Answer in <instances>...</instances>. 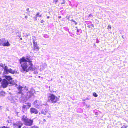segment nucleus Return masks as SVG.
Listing matches in <instances>:
<instances>
[{
  "instance_id": "603ef678",
  "label": "nucleus",
  "mask_w": 128,
  "mask_h": 128,
  "mask_svg": "<svg viewBox=\"0 0 128 128\" xmlns=\"http://www.w3.org/2000/svg\"><path fill=\"white\" fill-rule=\"evenodd\" d=\"M87 99H88V98H86Z\"/></svg>"
},
{
  "instance_id": "412c9836",
  "label": "nucleus",
  "mask_w": 128,
  "mask_h": 128,
  "mask_svg": "<svg viewBox=\"0 0 128 128\" xmlns=\"http://www.w3.org/2000/svg\"><path fill=\"white\" fill-rule=\"evenodd\" d=\"M58 1V0H53V3L56 4H57Z\"/></svg>"
},
{
  "instance_id": "2f4dec72",
  "label": "nucleus",
  "mask_w": 128,
  "mask_h": 128,
  "mask_svg": "<svg viewBox=\"0 0 128 128\" xmlns=\"http://www.w3.org/2000/svg\"><path fill=\"white\" fill-rule=\"evenodd\" d=\"M0 128H8L7 127L5 126H3L2 127H0Z\"/></svg>"
},
{
  "instance_id": "a18cd8bd",
  "label": "nucleus",
  "mask_w": 128,
  "mask_h": 128,
  "mask_svg": "<svg viewBox=\"0 0 128 128\" xmlns=\"http://www.w3.org/2000/svg\"><path fill=\"white\" fill-rule=\"evenodd\" d=\"M22 38H20V40H22Z\"/></svg>"
},
{
  "instance_id": "de8ad7c7",
  "label": "nucleus",
  "mask_w": 128,
  "mask_h": 128,
  "mask_svg": "<svg viewBox=\"0 0 128 128\" xmlns=\"http://www.w3.org/2000/svg\"><path fill=\"white\" fill-rule=\"evenodd\" d=\"M38 77H39V78H40V76H38Z\"/></svg>"
},
{
  "instance_id": "c756f323",
  "label": "nucleus",
  "mask_w": 128,
  "mask_h": 128,
  "mask_svg": "<svg viewBox=\"0 0 128 128\" xmlns=\"http://www.w3.org/2000/svg\"><path fill=\"white\" fill-rule=\"evenodd\" d=\"M28 106L30 107L31 106V104L30 103H28Z\"/></svg>"
},
{
  "instance_id": "72a5a7b5",
  "label": "nucleus",
  "mask_w": 128,
  "mask_h": 128,
  "mask_svg": "<svg viewBox=\"0 0 128 128\" xmlns=\"http://www.w3.org/2000/svg\"><path fill=\"white\" fill-rule=\"evenodd\" d=\"M26 11H27L28 12H30L29 11V8H28L26 9Z\"/></svg>"
},
{
  "instance_id": "7ed1b4c3",
  "label": "nucleus",
  "mask_w": 128,
  "mask_h": 128,
  "mask_svg": "<svg viewBox=\"0 0 128 128\" xmlns=\"http://www.w3.org/2000/svg\"><path fill=\"white\" fill-rule=\"evenodd\" d=\"M5 64L3 65L2 63H1L0 64V66L3 68L4 70V74H8V73H10L12 74H14L15 72L17 73L16 70H13L11 68H8L7 66H5Z\"/></svg>"
},
{
  "instance_id": "f3484780",
  "label": "nucleus",
  "mask_w": 128,
  "mask_h": 128,
  "mask_svg": "<svg viewBox=\"0 0 128 128\" xmlns=\"http://www.w3.org/2000/svg\"><path fill=\"white\" fill-rule=\"evenodd\" d=\"M77 29V34L78 35H80V33H79V32H80V30L82 31L81 29H78L77 28V27L76 28Z\"/></svg>"
},
{
  "instance_id": "4be33fe9",
  "label": "nucleus",
  "mask_w": 128,
  "mask_h": 128,
  "mask_svg": "<svg viewBox=\"0 0 128 128\" xmlns=\"http://www.w3.org/2000/svg\"><path fill=\"white\" fill-rule=\"evenodd\" d=\"M27 106L26 105H23L22 108L23 109H25Z\"/></svg>"
},
{
  "instance_id": "cd10ccee",
  "label": "nucleus",
  "mask_w": 128,
  "mask_h": 128,
  "mask_svg": "<svg viewBox=\"0 0 128 128\" xmlns=\"http://www.w3.org/2000/svg\"><path fill=\"white\" fill-rule=\"evenodd\" d=\"M62 0V2H61V4H64L65 2H66V1H65V0Z\"/></svg>"
},
{
  "instance_id": "20e7f679",
  "label": "nucleus",
  "mask_w": 128,
  "mask_h": 128,
  "mask_svg": "<svg viewBox=\"0 0 128 128\" xmlns=\"http://www.w3.org/2000/svg\"><path fill=\"white\" fill-rule=\"evenodd\" d=\"M21 120L23 122L25 125L26 126H31L33 124V120H32L29 119L26 116L23 115L21 118Z\"/></svg>"
},
{
  "instance_id": "423d86ee",
  "label": "nucleus",
  "mask_w": 128,
  "mask_h": 128,
  "mask_svg": "<svg viewBox=\"0 0 128 128\" xmlns=\"http://www.w3.org/2000/svg\"><path fill=\"white\" fill-rule=\"evenodd\" d=\"M33 105L36 108L38 109L42 108L44 106H46L47 105V102H45L42 104V101L40 100H35L33 103Z\"/></svg>"
},
{
  "instance_id": "ddd939ff",
  "label": "nucleus",
  "mask_w": 128,
  "mask_h": 128,
  "mask_svg": "<svg viewBox=\"0 0 128 128\" xmlns=\"http://www.w3.org/2000/svg\"><path fill=\"white\" fill-rule=\"evenodd\" d=\"M8 99L12 103L16 102L17 101L16 99L14 97L11 96Z\"/></svg>"
},
{
  "instance_id": "58836bf2",
  "label": "nucleus",
  "mask_w": 128,
  "mask_h": 128,
  "mask_svg": "<svg viewBox=\"0 0 128 128\" xmlns=\"http://www.w3.org/2000/svg\"><path fill=\"white\" fill-rule=\"evenodd\" d=\"M61 18V16H58V18Z\"/></svg>"
},
{
  "instance_id": "3c124183",
  "label": "nucleus",
  "mask_w": 128,
  "mask_h": 128,
  "mask_svg": "<svg viewBox=\"0 0 128 128\" xmlns=\"http://www.w3.org/2000/svg\"><path fill=\"white\" fill-rule=\"evenodd\" d=\"M27 36H28V35H27Z\"/></svg>"
},
{
  "instance_id": "dca6fc26",
  "label": "nucleus",
  "mask_w": 128,
  "mask_h": 128,
  "mask_svg": "<svg viewBox=\"0 0 128 128\" xmlns=\"http://www.w3.org/2000/svg\"><path fill=\"white\" fill-rule=\"evenodd\" d=\"M5 93L4 92L2 91L0 92V95L3 96L5 95Z\"/></svg>"
},
{
  "instance_id": "a19ab883",
  "label": "nucleus",
  "mask_w": 128,
  "mask_h": 128,
  "mask_svg": "<svg viewBox=\"0 0 128 128\" xmlns=\"http://www.w3.org/2000/svg\"><path fill=\"white\" fill-rule=\"evenodd\" d=\"M34 73L36 74H38V72H35Z\"/></svg>"
},
{
  "instance_id": "f257e3e1",
  "label": "nucleus",
  "mask_w": 128,
  "mask_h": 128,
  "mask_svg": "<svg viewBox=\"0 0 128 128\" xmlns=\"http://www.w3.org/2000/svg\"><path fill=\"white\" fill-rule=\"evenodd\" d=\"M26 59L24 57H23L20 60V63L21 67L20 70L22 73L26 72L29 71H33L35 70L32 63V61L28 58H27Z\"/></svg>"
},
{
  "instance_id": "f8f14e48",
  "label": "nucleus",
  "mask_w": 128,
  "mask_h": 128,
  "mask_svg": "<svg viewBox=\"0 0 128 128\" xmlns=\"http://www.w3.org/2000/svg\"><path fill=\"white\" fill-rule=\"evenodd\" d=\"M30 112L31 114H36L38 113V110L34 108H31L30 109Z\"/></svg>"
},
{
  "instance_id": "4c0bfd02",
  "label": "nucleus",
  "mask_w": 128,
  "mask_h": 128,
  "mask_svg": "<svg viewBox=\"0 0 128 128\" xmlns=\"http://www.w3.org/2000/svg\"><path fill=\"white\" fill-rule=\"evenodd\" d=\"M92 16V15L91 14H90L88 16V18H89L90 17V16Z\"/></svg>"
},
{
  "instance_id": "39448f33",
  "label": "nucleus",
  "mask_w": 128,
  "mask_h": 128,
  "mask_svg": "<svg viewBox=\"0 0 128 128\" xmlns=\"http://www.w3.org/2000/svg\"><path fill=\"white\" fill-rule=\"evenodd\" d=\"M48 102L52 103H56L59 100V99L53 94L49 93L48 94Z\"/></svg>"
},
{
  "instance_id": "0eeeda50",
  "label": "nucleus",
  "mask_w": 128,
  "mask_h": 128,
  "mask_svg": "<svg viewBox=\"0 0 128 128\" xmlns=\"http://www.w3.org/2000/svg\"><path fill=\"white\" fill-rule=\"evenodd\" d=\"M25 92L24 95L26 98L28 100L34 96V90L33 88H32L30 91Z\"/></svg>"
},
{
  "instance_id": "a211bd4d",
  "label": "nucleus",
  "mask_w": 128,
  "mask_h": 128,
  "mask_svg": "<svg viewBox=\"0 0 128 128\" xmlns=\"http://www.w3.org/2000/svg\"><path fill=\"white\" fill-rule=\"evenodd\" d=\"M88 27L89 28H92V27H94V25L92 24H88Z\"/></svg>"
},
{
  "instance_id": "4468645a",
  "label": "nucleus",
  "mask_w": 128,
  "mask_h": 128,
  "mask_svg": "<svg viewBox=\"0 0 128 128\" xmlns=\"http://www.w3.org/2000/svg\"><path fill=\"white\" fill-rule=\"evenodd\" d=\"M4 77L5 78L4 79H6L8 81L10 82V80H12V77L10 76L5 75L4 76Z\"/></svg>"
},
{
  "instance_id": "5701e85b",
  "label": "nucleus",
  "mask_w": 128,
  "mask_h": 128,
  "mask_svg": "<svg viewBox=\"0 0 128 128\" xmlns=\"http://www.w3.org/2000/svg\"><path fill=\"white\" fill-rule=\"evenodd\" d=\"M71 21L72 22H74L75 25H76L77 24V23L74 20L72 19L71 20Z\"/></svg>"
},
{
  "instance_id": "79ce46f5",
  "label": "nucleus",
  "mask_w": 128,
  "mask_h": 128,
  "mask_svg": "<svg viewBox=\"0 0 128 128\" xmlns=\"http://www.w3.org/2000/svg\"><path fill=\"white\" fill-rule=\"evenodd\" d=\"M86 24H89V22H86Z\"/></svg>"
},
{
  "instance_id": "1a4fd4ad",
  "label": "nucleus",
  "mask_w": 128,
  "mask_h": 128,
  "mask_svg": "<svg viewBox=\"0 0 128 128\" xmlns=\"http://www.w3.org/2000/svg\"><path fill=\"white\" fill-rule=\"evenodd\" d=\"M10 83V82L7 80L6 79H3L1 83V86L3 88H6L8 86Z\"/></svg>"
},
{
  "instance_id": "a878e982",
  "label": "nucleus",
  "mask_w": 128,
  "mask_h": 128,
  "mask_svg": "<svg viewBox=\"0 0 128 128\" xmlns=\"http://www.w3.org/2000/svg\"><path fill=\"white\" fill-rule=\"evenodd\" d=\"M36 39V38L35 36H33L32 38L33 39V42L34 43V42H35V40Z\"/></svg>"
},
{
  "instance_id": "8fccbe9b",
  "label": "nucleus",
  "mask_w": 128,
  "mask_h": 128,
  "mask_svg": "<svg viewBox=\"0 0 128 128\" xmlns=\"http://www.w3.org/2000/svg\"><path fill=\"white\" fill-rule=\"evenodd\" d=\"M94 46H95V44H94Z\"/></svg>"
},
{
  "instance_id": "f03ea898",
  "label": "nucleus",
  "mask_w": 128,
  "mask_h": 128,
  "mask_svg": "<svg viewBox=\"0 0 128 128\" xmlns=\"http://www.w3.org/2000/svg\"><path fill=\"white\" fill-rule=\"evenodd\" d=\"M17 88L18 90V93L22 94L20 98V102L23 103L26 102L28 99L25 96L24 94L25 92H26L28 90V89L26 86L24 87L19 86L17 87Z\"/></svg>"
},
{
  "instance_id": "e433bc0d",
  "label": "nucleus",
  "mask_w": 128,
  "mask_h": 128,
  "mask_svg": "<svg viewBox=\"0 0 128 128\" xmlns=\"http://www.w3.org/2000/svg\"><path fill=\"white\" fill-rule=\"evenodd\" d=\"M3 80L2 79V78H0V82H2V80Z\"/></svg>"
},
{
  "instance_id": "9d476101",
  "label": "nucleus",
  "mask_w": 128,
  "mask_h": 128,
  "mask_svg": "<svg viewBox=\"0 0 128 128\" xmlns=\"http://www.w3.org/2000/svg\"><path fill=\"white\" fill-rule=\"evenodd\" d=\"M13 125L15 127L21 128L22 126L23 125V124L20 121H19L18 122L14 123Z\"/></svg>"
},
{
  "instance_id": "c85d7f7f",
  "label": "nucleus",
  "mask_w": 128,
  "mask_h": 128,
  "mask_svg": "<svg viewBox=\"0 0 128 128\" xmlns=\"http://www.w3.org/2000/svg\"><path fill=\"white\" fill-rule=\"evenodd\" d=\"M108 28H111V26L110 25H109L108 26Z\"/></svg>"
},
{
  "instance_id": "6e6552de",
  "label": "nucleus",
  "mask_w": 128,
  "mask_h": 128,
  "mask_svg": "<svg viewBox=\"0 0 128 128\" xmlns=\"http://www.w3.org/2000/svg\"><path fill=\"white\" fill-rule=\"evenodd\" d=\"M0 43L1 44L0 46L2 45L4 46H8L10 45L8 40L3 38L0 39Z\"/></svg>"
},
{
  "instance_id": "09e8293b",
  "label": "nucleus",
  "mask_w": 128,
  "mask_h": 128,
  "mask_svg": "<svg viewBox=\"0 0 128 128\" xmlns=\"http://www.w3.org/2000/svg\"><path fill=\"white\" fill-rule=\"evenodd\" d=\"M44 120V121H45V120Z\"/></svg>"
},
{
  "instance_id": "2eb2a0df",
  "label": "nucleus",
  "mask_w": 128,
  "mask_h": 128,
  "mask_svg": "<svg viewBox=\"0 0 128 128\" xmlns=\"http://www.w3.org/2000/svg\"><path fill=\"white\" fill-rule=\"evenodd\" d=\"M47 112V110L46 108L44 110H42L41 111V113L44 115L46 114Z\"/></svg>"
},
{
  "instance_id": "49530a36",
  "label": "nucleus",
  "mask_w": 128,
  "mask_h": 128,
  "mask_svg": "<svg viewBox=\"0 0 128 128\" xmlns=\"http://www.w3.org/2000/svg\"><path fill=\"white\" fill-rule=\"evenodd\" d=\"M123 36H122V37L123 38H123Z\"/></svg>"
},
{
  "instance_id": "ea45409f",
  "label": "nucleus",
  "mask_w": 128,
  "mask_h": 128,
  "mask_svg": "<svg viewBox=\"0 0 128 128\" xmlns=\"http://www.w3.org/2000/svg\"><path fill=\"white\" fill-rule=\"evenodd\" d=\"M38 17L39 18H40L42 17V15L41 14L40 15L38 16Z\"/></svg>"
},
{
  "instance_id": "473e14b6",
  "label": "nucleus",
  "mask_w": 128,
  "mask_h": 128,
  "mask_svg": "<svg viewBox=\"0 0 128 128\" xmlns=\"http://www.w3.org/2000/svg\"><path fill=\"white\" fill-rule=\"evenodd\" d=\"M39 12H38L36 14V16L37 17L38 16H39Z\"/></svg>"
},
{
  "instance_id": "bb28decb",
  "label": "nucleus",
  "mask_w": 128,
  "mask_h": 128,
  "mask_svg": "<svg viewBox=\"0 0 128 128\" xmlns=\"http://www.w3.org/2000/svg\"><path fill=\"white\" fill-rule=\"evenodd\" d=\"M37 17L36 16L33 17V18L35 20H37Z\"/></svg>"
},
{
  "instance_id": "393cba45",
  "label": "nucleus",
  "mask_w": 128,
  "mask_h": 128,
  "mask_svg": "<svg viewBox=\"0 0 128 128\" xmlns=\"http://www.w3.org/2000/svg\"><path fill=\"white\" fill-rule=\"evenodd\" d=\"M32 128H39V127L37 126H34L32 127Z\"/></svg>"
},
{
  "instance_id": "c03bdc74",
  "label": "nucleus",
  "mask_w": 128,
  "mask_h": 128,
  "mask_svg": "<svg viewBox=\"0 0 128 128\" xmlns=\"http://www.w3.org/2000/svg\"><path fill=\"white\" fill-rule=\"evenodd\" d=\"M47 18H50V17L49 16H47Z\"/></svg>"
},
{
  "instance_id": "b1692460",
  "label": "nucleus",
  "mask_w": 128,
  "mask_h": 128,
  "mask_svg": "<svg viewBox=\"0 0 128 128\" xmlns=\"http://www.w3.org/2000/svg\"><path fill=\"white\" fill-rule=\"evenodd\" d=\"M44 37L45 38H47L48 37V36L47 34H45L44 35Z\"/></svg>"
},
{
  "instance_id": "f704fd0d",
  "label": "nucleus",
  "mask_w": 128,
  "mask_h": 128,
  "mask_svg": "<svg viewBox=\"0 0 128 128\" xmlns=\"http://www.w3.org/2000/svg\"><path fill=\"white\" fill-rule=\"evenodd\" d=\"M99 42V41L98 40V39H97L96 41V43H98Z\"/></svg>"
},
{
  "instance_id": "aec40b11",
  "label": "nucleus",
  "mask_w": 128,
  "mask_h": 128,
  "mask_svg": "<svg viewBox=\"0 0 128 128\" xmlns=\"http://www.w3.org/2000/svg\"><path fill=\"white\" fill-rule=\"evenodd\" d=\"M93 96L95 97H96L98 96V95L96 92H94L93 93Z\"/></svg>"
},
{
  "instance_id": "37998d69",
  "label": "nucleus",
  "mask_w": 128,
  "mask_h": 128,
  "mask_svg": "<svg viewBox=\"0 0 128 128\" xmlns=\"http://www.w3.org/2000/svg\"><path fill=\"white\" fill-rule=\"evenodd\" d=\"M27 18V16H25V18Z\"/></svg>"
},
{
  "instance_id": "6ab92c4d",
  "label": "nucleus",
  "mask_w": 128,
  "mask_h": 128,
  "mask_svg": "<svg viewBox=\"0 0 128 128\" xmlns=\"http://www.w3.org/2000/svg\"><path fill=\"white\" fill-rule=\"evenodd\" d=\"M128 125L124 124L120 128H127L128 127Z\"/></svg>"
},
{
  "instance_id": "7c9ffc66",
  "label": "nucleus",
  "mask_w": 128,
  "mask_h": 128,
  "mask_svg": "<svg viewBox=\"0 0 128 128\" xmlns=\"http://www.w3.org/2000/svg\"><path fill=\"white\" fill-rule=\"evenodd\" d=\"M70 17L69 16H66V18H67V19H68V20H69Z\"/></svg>"
},
{
  "instance_id": "9b49d317",
  "label": "nucleus",
  "mask_w": 128,
  "mask_h": 128,
  "mask_svg": "<svg viewBox=\"0 0 128 128\" xmlns=\"http://www.w3.org/2000/svg\"><path fill=\"white\" fill-rule=\"evenodd\" d=\"M33 44V49L34 50H35L36 51H38L39 50L40 48L39 46H38L37 42H34Z\"/></svg>"
},
{
  "instance_id": "864d4df0",
  "label": "nucleus",
  "mask_w": 128,
  "mask_h": 128,
  "mask_svg": "<svg viewBox=\"0 0 128 128\" xmlns=\"http://www.w3.org/2000/svg\"><path fill=\"white\" fill-rule=\"evenodd\" d=\"M0 45H1V44H0Z\"/></svg>"
},
{
  "instance_id": "c9c22d12",
  "label": "nucleus",
  "mask_w": 128,
  "mask_h": 128,
  "mask_svg": "<svg viewBox=\"0 0 128 128\" xmlns=\"http://www.w3.org/2000/svg\"><path fill=\"white\" fill-rule=\"evenodd\" d=\"M44 22V20H42L40 21V22L42 23H43Z\"/></svg>"
}]
</instances>
